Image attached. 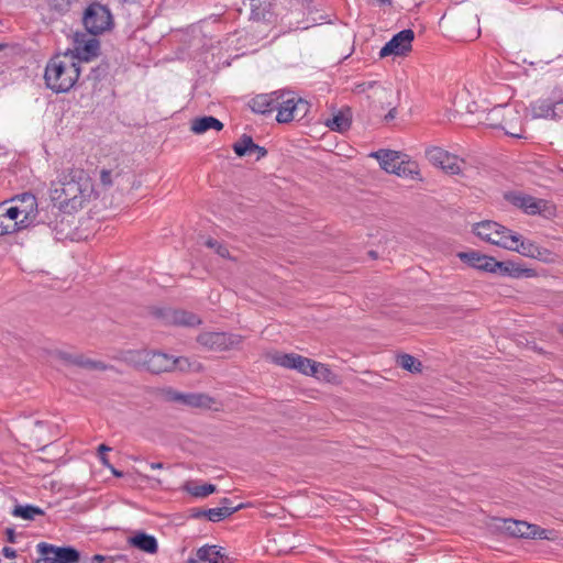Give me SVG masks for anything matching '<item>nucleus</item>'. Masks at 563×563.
<instances>
[{
	"label": "nucleus",
	"mask_w": 563,
	"mask_h": 563,
	"mask_svg": "<svg viewBox=\"0 0 563 563\" xmlns=\"http://www.w3.org/2000/svg\"><path fill=\"white\" fill-rule=\"evenodd\" d=\"M95 194L89 174L79 167L63 169L52 183L51 197L55 205L65 212H75Z\"/></svg>",
	"instance_id": "f257e3e1"
},
{
	"label": "nucleus",
	"mask_w": 563,
	"mask_h": 563,
	"mask_svg": "<svg viewBox=\"0 0 563 563\" xmlns=\"http://www.w3.org/2000/svg\"><path fill=\"white\" fill-rule=\"evenodd\" d=\"M80 71V66L70 53L58 54L45 67V84L56 93L68 92L78 81Z\"/></svg>",
	"instance_id": "f03ea898"
},
{
	"label": "nucleus",
	"mask_w": 563,
	"mask_h": 563,
	"mask_svg": "<svg viewBox=\"0 0 563 563\" xmlns=\"http://www.w3.org/2000/svg\"><path fill=\"white\" fill-rule=\"evenodd\" d=\"M82 24L90 35H100L112 30L114 21L110 9L95 1L85 9Z\"/></svg>",
	"instance_id": "7ed1b4c3"
},
{
	"label": "nucleus",
	"mask_w": 563,
	"mask_h": 563,
	"mask_svg": "<svg viewBox=\"0 0 563 563\" xmlns=\"http://www.w3.org/2000/svg\"><path fill=\"white\" fill-rule=\"evenodd\" d=\"M473 233L487 243L506 250L507 247H512L510 243H512L514 239H510V236H512L514 232L495 221L485 220L476 223L473 227Z\"/></svg>",
	"instance_id": "20e7f679"
},
{
	"label": "nucleus",
	"mask_w": 563,
	"mask_h": 563,
	"mask_svg": "<svg viewBox=\"0 0 563 563\" xmlns=\"http://www.w3.org/2000/svg\"><path fill=\"white\" fill-rule=\"evenodd\" d=\"M505 199L530 216L551 217L554 214V206L544 199H538L521 192H508L505 195Z\"/></svg>",
	"instance_id": "39448f33"
},
{
	"label": "nucleus",
	"mask_w": 563,
	"mask_h": 563,
	"mask_svg": "<svg viewBox=\"0 0 563 563\" xmlns=\"http://www.w3.org/2000/svg\"><path fill=\"white\" fill-rule=\"evenodd\" d=\"M96 36L88 32H76L73 37V49H67L65 53H70L79 66L82 62H90L100 53V41Z\"/></svg>",
	"instance_id": "423d86ee"
},
{
	"label": "nucleus",
	"mask_w": 563,
	"mask_h": 563,
	"mask_svg": "<svg viewBox=\"0 0 563 563\" xmlns=\"http://www.w3.org/2000/svg\"><path fill=\"white\" fill-rule=\"evenodd\" d=\"M37 552L43 555V563H80L81 554L74 547H56L46 542L36 545Z\"/></svg>",
	"instance_id": "0eeeda50"
},
{
	"label": "nucleus",
	"mask_w": 563,
	"mask_h": 563,
	"mask_svg": "<svg viewBox=\"0 0 563 563\" xmlns=\"http://www.w3.org/2000/svg\"><path fill=\"white\" fill-rule=\"evenodd\" d=\"M426 157L433 166L441 168L450 175L460 174L462 165L465 164L464 159L439 146L427 147Z\"/></svg>",
	"instance_id": "6e6552de"
},
{
	"label": "nucleus",
	"mask_w": 563,
	"mask_h": 563,
	"mask_svg": "<svg viewBox=\"0 0 563 563\" xmlns=\"http://www.w3.org/2000/svg\"><path fill=\"white\" fill-rule=\"evenodd\" d=\"M197 342L208 350L222 352L236 347L242 336L225 332H203L197 336Z\"/></svg>",
	"instance_id": "1a4fd4ad"
},
{
	"label": "nucleus",
	"mask_w": 563,
	"mask_h": 563,
	"mask_svg": "<svg viewBox=\"0 0 563 563\" xmlns=\"http://www.w3.org/2000/svg\"><path fill=\"white\" fill-rule=\"evenodd\" d=\"M272 361L276 365L288 369H296L303 375H311L316 366V361L296 353H276L272 356Z\"/></svg>",
	"instance_id": "9d476101"
},
{
	"label": "nucleus",
	"mask_w": 563,
	"mask_h": 563,
	"mask_svg": "<svg viewBox=\"0 0 563 563\" xmlns=\"http://www.w3.org/2000/svg\"><path fill=\"white\" fill-rule=\"evenodd\" d=\"M415 33L410 29L398 32L382 47L379 56L386 57L389 55H405L411 51V43Z\"/></svg>",
	"instance_id": "9b49d317"
},
{
	"label": "nucleus",
	"mask_w": 563,
	"mask_h": 563,
	"mask_svg": "<svg viewBox=\"0 0 563 563\" xmlns=\"http://www.w3.org/2000/svg\"><path fill=\"white\" fill-rule=\"evenodd\" d=\"M505 530L516 538L548 539L545 529L526 521L507 519L505 520Z\"/></svg>",
	"instance_id": "f8f14e48"
},
{
	"label": "nucleus",
	"mask_w": 563,
	"mask_h": 563,
	"mask_svg": "<svg viewBox=\"0 0 563 563\" xmlns=\"http://www.w3.org/2000/svg\"><path fill=\"white\" fill-rule=\"evenodd\" d=\"M510 239H514V241L510 243L512 247H507L509 251H515L526 257L541 261H545L550 255V251L548 249L541 247L530 240H523L520 234L514 232Z\"/></svg>",
	"instance_id": "ddd939ff"
},
{
	"label": "nucleus",
	"mask_w": 563,
	"mask_h": 563,
	"mask_svg": "<svg viewBox=\"0 0 563 563\" xmlns=\"http://www.w3.org/2000/svg\"><path fill=\"white\" fill-rule=\"evenodd\" d=\"M183 361L186 360L183 357L174 358L166 353L150 351L145 369L154 374L169 372L177 365H180Z\"/></svg>",
	"instance_id": "4468645a"
},
{
	"label": "nucleus",
	"mask_w": 563,
	"mask_h": 563,
	"mask_svg": "<svg viewBox=\"0 0 563 563\" xmlns=\"http://www.w3.org/2000/svg\"><path fill=\"white\" fill-rule=\"evenodd\" d=\"M498 129L505 131V133L511 137L523 139V126L522 118L520 112L515 108L507 106L504 119H501Z\"/></svg>",
	"instance_id": "2eb2a0df"
},
{
	"label": "nucleus",
	"mask_w": 563,
	"mask_h": 563,
	"mask_svg": "<svg viewBox=\"0 0 563 563\" xmlns=\"http://www.w3.org/2000/svg\"><path fill=\"white\" fill-rule=\"evenodd\" d=\"M490 273H496L500 276H509L514 278L520 277H534L536 271L532 268H526L512 261H496L494 260Z\"/></svg>",
	"instance_id": "dca6fc26"
},
{
	"label": "nucleus",
	"mask_w": 563,
	"mask_h": 563,
	"mask_svg": "<svg viewBox=\"0 0 563 563\" xmlns=\"http://www.w3.org/2000/svg\"><path fill=\"white\" fill-rule=\"evenodd\" d=\"M233 151L240 157L252 156L255 154L256 161H260L267 155V150L255 144L252 136L247 134H242L239 141L233 144Z\"/></svg>",
	"instance_id": "f3484780"
},
{
	"label": "nucleus",
	"mask_w": 563,
	"mask_h": 563,
	"mask_svg": "<svg viewBox=\"0 0 563 563\" xmlns=\"http://www.w3.org/2000/svg\"><path fill=\"white\" fill-rule=\"evenodd\" d=\"M278 96L279 91L257 95L250 101V108L255 113L271 114L276 111L277 104H279Z\"/></svg>",
	"instance_id": "a211bd4d"
},
{
	"label": "nucleus",
	"mask_w": 563,
	"mask_h": 563,
	"mask_svg": "<svg viewBox=\"0 0 563 563\" xmlns=\"http://www.w3.org/2000/svg\"><path fill=\"white\" fill-rule=\"evenodd\" d=\"M278 103L276 111V120L278 123H288L295 120V112L292 106L295 104L296 95L290 91H279Z\"/></svg>",
	"instance_id": "6ab92c4d"
},
{
	"label": "nucleus",
	"mask_w": 563,
	"mask_h": 563,
	"mask_svg": "<svg viewBox=\"0 0 563 563\" xmlns=\"http://www.w3.org/2000/svg\"><path fill=\"white\" fill-rule=\"evenodd\" d=\"M371 156L375 157L379 162V165L384 170L391 174L396 172L397 165L404 164V158L407 157L406 154L391 150H379L377 152H373Z\"/></svg>",
	"instance_id": "aec40b11"
},
{
	"label": "nucleus",
	"mask_w": 563,
	"mask_h": 563,
	"mask_svg": "<svg viewBox=\"0 0 563 563\" xmlns=\"http://www.w3.org/2000/svg\"><path fill=\"white\" fill-rule=\"evenodd\" d=\"M457 257L468 266L488 273L493 269L492 266L495 260L493 256L484 255L476 251L460 252Z\"/></svg>",
	"instance_id": "412c9836"
},
{
	"label": "nucleus",
	"mask_w": 563,
	"mask_h": 563,
	"mask_svg": "<svg viewBox=\"0 0 563 563\" xmlns=\"http://www.w3.org/2000/svg\"><path fill=\"white\" fill-rule=\"evenodd\" d=\"M2 203L4 205L2 213H4L9 221L18 222L19 231L32 225V211L22 209V206H8V202Z\"/></svg>",
	"instance_id": "4be33fe9"
},
{
	"label": "nucleus",
	"mask_w": 563,
	"mask_h": 563,
	"mask_svg": "<svg viewBox=\"0 0 563 563\" xmlns=\"http://www.w3.org/2000/svg\"><path fill=\"white\" fill-rule=\"evenodd\" d=\"M157 317L166 318L169 322L178 325L194 327L200 324L201 320L192 312L185 310H157L155 312Z\"/></svg>",
	"instance_id": "5701e85b"
},
{
	"label": "nucleus",
	"mask_w": 563,
	"mask_h": 563,
	"mask_svg": "<svg viewBox=\"0 0 563 563\" xmlns=\"http://www.w3.org/2000/svg\"><path fill=\"white\" fill-rule=\"evenodd\" d=\"M130 547L135 548L148 554H155L158 551V543L154 536L144 531H136L128 539Z\"/></svg>",
	"instance_id": "b1692460"
},
{
	"label": "nucleus",
	"mask_w": 563,
	"mask_h": 563,
	"mask_svg": "<svg viewBox=\"0 0 563 563\" xmlns=\"http://www.w3.org/2000/svg\"><path fill=\"white\" fill-rule=\"evenodd\" d=\"M222 548L218 545H203L196 552L197 559L201 562L208 563H227L230 559L222 551Z\"/></svg>",
	"instance_id": "393cba45"
},
{
	"label": "nucleus",
	"mask_w": 563,
	"mask_h": 563,
	"mask_svg": "<svg viewBox=\"0 0 563 563\" xmlns=\"http://www.w3.org/2000/svg\"><path fill=\"white\" fill-rule=\"evenodd\" d=\"M352 123V111L349 107L342 108L331 119L325 121V125L335 132L343 133L347 131Z\"/></svg>",
	"instance_id": "a878e982"
},
{
	"label": "nucleus",
	"mask_w": 563,
	"mask_h": 563,
	"mask_svg": "<svg viewBox=\"0 0 563 563\" xmlns=\"http://www.w3.org/2000/svg\"><path fill=\"white\" fill-rule=\"evenodd\" d=\"M211 129L221 131L223 129V123L219 119L211 115L198 117L191 120L190 130L195 134H203Z\"/></svg>",
	"instance_id": "bb28decb"
},
{
	"label": "nucleus",
	"mask_w": 563,
	"mask_h": 563,
	"mask_svg": "<svg viewBox=\"0 0 563 563\" xmlns=\"http://www.w3.org/2000/svg\"><path fill=\"white\" fill-rule=\"evenodd\" d=\"M552 96L547 99H538L530 104V110L533 119H551L553 109Z\"/></svg>",
	"instance_id": "cd10ccee"
},
{
	"label": "nucleus",
	"mask_w": 563,
	"mask_h": 563,
	"mask_svg": "<svg viewBox=\"0 0 563 563\" xmlns=\"http://www.w3.org/2000/svg\"><path fill=\"white\" fill-rule=\"evenodd\" d=\"M12 201L16 202V206H22V209L32 211V225L42 222L41 219H37L40 212L37 210L36 197L33 194L24 192L21 196H16L14 199H12Z\"/></svg>",
	"instance_id": "c85d7f7f"
},
{
	"label": "nucleus",
	"mask_w": 563,
	"mask_h": 563,
	"mask_svg": "<svg viewBox=\"0 0 563 563\" xmlns=\"http://www.w3.org/2000/svg\"><path fill=\"white\" fill-rule=\"evenodd\" d=\"M150 351L147 350H128L122 352V361L134 367L145 368Z\"/></svg>",
	"instance_id": "c756f323"
},
{
	"label": "nucleus",
	"mask_w": 563,
	"mask_h": 563,
	"mask_svg": "<svg viewBox=\"0 0 563 563\" xmlns=\"http://www.w3.org/2000/svg\"><path fill=\"white\" fill-rule=\"evenodd\" d=\"M214 404V398L207 394L188 393L187 407L210 409Z\"/></svg>",
	"instance_id": "7c9ffc66"
},
{
	"label": "nucleus",
	"mask_w": 563,
	"mask_h": 563,
	"mask_svg": "<svg viewBox=\"0 0 563 563\" xmlns=\"http://www.w3.org/2000/svg\"><path fill=\"white\" fill-rule=\"evenodd\" d=\"M74 365L90 371H107L108 368H110V366L107 365L106 363L101 361L91 360L85 356L84 354H76Z\"/></svg>",
	"instance_id": "2f4dec72"
},
{
	"label": "nucleus",
	"mask_w": 563,
	"mask_h": 563,
	"mask_svg": "<svg viewBox=\"0 0 563 563\" xmlns=\"http://www.w3.org/2000/svg\"><path fill=\"white\" fill-rule=\"evenodd\" d=\"M184 489L194 497H207L217 490L213 484L198 485L195 482H187Z\"/></svg>",
	"instance_id": "473e14b6"
},
{
	"label": "nucleus",
	"mask_w": 563,
	"mask_h": 563,
	"mask_svg": "<svg viewBox=\"0 0 563 563\" xmlns=\"http://www.w3.org/2000/svg\"><path fill=\"white\" fill-rule=\"evenodd\" d=\"M11 514L14 517H19L24 520H33L35 516L44 515V511L40 507L33 505H16Z\"/></svg>",
	"instance_id": "72a5a7b5"
},
{
	"label": "nucleus",
	"mask_w": 563,
	"mask_h": 563,
	"mask_svg": "<svg viewBox=\"0 0 563 563\" xmlns=\"http://www.w3.org/2000/svg\"><path fill=\"white\" fill-rule=\"evenodd\" d=\"M396 364L410 373H420L422 369L421 362L407 353L398 355Z\"/></svg>",
	"instance_id": "f704fd0d"
},
{
	"label": "nucleus",
	"mask_w": 563,
	"mask_h": 563,
	"mask_svg": "<svg viewBox=\"0 0 563 563\" xmlns=\"http://www.w3.org/2000/svg\"><path fill=\"white\" fill-rule=\"evenodd\" d=\"M507 104H497L487 112L485 124L493 129H498L504 119Z\"/></svg>",
	"instance_id": "c9c22d12"
},
{
	"label": "nucleus",
	"mask_w": 563,
	"mask_h": 563,
	"mask_svg": "<svg viewBox=\"0 0 563 563\" xmlns=\"http://www.w3.org/2000/svg\"><path fill=\"white\" fill-rule=\"evenodd\" d=\"M393 174H396L397 176L400 177L415 178L416 176L419 175L418 164L409 159L407 156L406 158H404V164L397 165L396 172H394Z\"/></svg>",
	"instance_id": "e433bc0d"
},
{
	"label": "nucleus",
	"mask_w": 563,
	"mask_h": 563,
	"mask_svg": "<svg viewBox=\"0 0 563 563\" xmlns=\"http://www.w3.org/2000/svg\"><path fill=\"white\" fill-rule=\"evenodd\" d=\"M228 509L229 508H220V507L210 508V509H206V511H203L202 514L206 518H208V520H210L212 522H219V521H222L225 518L230 517L231 515H233L236 511V508H230V511Z\"/></svg>",
	"instance_id": "4c0bfd02"
},
{
	"label": "nucleus",
	"mask_w": 563,
	"mask_h": 563,
	"mask_svg": "<svg viewBox=\"0 0 563 563\" xmlns=\"http://www.w3.org/2000/svg\"><path fill=\"white\" fill-rule=\"evenodd\" d=\"M4 205L0 203V235H7L19 231L18 222L9 221L2 211Z\"/></svg>",
	"instance_id": "58836bf2"
},
{
	"label": "nucleus",
	"mask_w": 563,
	"mask_h": 563,
	"mask_svg": "<svg viewBox=\"0 0 563 563\" xmlns=\"http://www.w3.org/2000/svg\"><path fill=\"white\" fill-rule=\"evenodd\" d=\"M110 70V64L106 60H102L98 66L91 68L88 78L93 80L95 82L101 81L107 77Z\"/></svg>",
	"instance_id": "ea45409f"
},
{
	"label": "nucleus",
	"mask_w": 563,
	"mask_h": 563,
	"mask_svg": "<svg viewBox=\"0 0 563 563\" xmlns=\"http://www.w3.org/2000/svg\"><path fill=\"white\" fill-rule=\"evenodd\" d=\"M553 109L552 120H560L563 118V95L559 89L552 91Z\"/></svg>",
	"instance_id": "a19ab883"
},
{
	"label": "nucleus",
	"mask_w": 563,
	"mask_h": 563,
	"mask_svg": "<svg viewBox=\"0 0 563 563\" xmlns=\"http://www.w3.org/2000/svg\"><path fill=\"white\" fill-rule=\"evenodd\" d=\"M314 365L311 376L325 382H331L334 378V373L325 364L316 362Z\"/></svg>",
	"instance_id": "79ce46f5"
},
{
	"label": "nucleus",
	"mask_w": 563,
	"mask_h": 563,
	"mask_svg": "<svg viewBox=\"0 0 563 563\" xmlns=\"http://www.w3.org/2000/svg\"><path fill=\"white\" fill-rule=\"evenodd\" d=\"M310 103L296 96L295 104L292 106V111L295 112V120H302L307 113L309 112Z\"/></svg>",
	"instance_id": "37998d69"
},
{
	"label": "nucleus",
	"mask_w": 563,
	"mask_h": 563,
	"mask_svg": "<svg viewBox=\"0 0 563 563\" xmlns=\"http://www.w3.org/2000/svg\"><path fill=\"white\" fill-rule=\"evenodd\" d=\"M206 246H208L209 249H212L214 250V252L223 257V258H229L230 257V252L227 247V245H224L223 243L219 242L218 240H214V239H208L206 241Z\"/></svg>",
	"instance_id": "c03bdc74"
},
{
	"label": "nucleus",
	"mask_w": 563,
	"mask_h": 563,
	"mask_svg": "<svg viewBox=\"0 0 563 563\" xmlns=\"http://www.w3.org/2000/svg\"><path fill=\"white\" fill-rule=\"evenodd\" d=\"M49 8L59 14H65L70 10L73 0H47Z\"/></svg>",
	"instance_id": "a18cd8bd"
},
{
	"label": "nucleus",
	"mask_w": 563,
	"mask_h": 563,
	"mask_svg": "<svg viewBox=\"0 0 563 563\" xmlns=\"http://www.w3.org/2000/svg\"><path fill=\"white\" fill-rule=\"evenodd\" d=\"M100 183L104 188H109L113 185V173L110 169H101Z\"/></svg>",
	"instance_id": "49530a36"
},
{
	"label": "nucleus",
	"mask_w": 563,
	"mask_h": 563,
	"mask_svg": "<svg viewBox=\"0 0 563 563\" xmlns=\"http://www.w3.org/2000/svg\"><path fill=\"white\" fill-rule=\"evenodd\" d=\"M112 449L106 444H100L98 448V456L101 462V464L106 467H111V464L106 455L107 452L111 451Z\"/></svg>",
	"instance_id": "de8ad7c7"
},
{
	"label": "nucleus",
	"mask_w": 563,
	"mask_h": 563,
	"mask_svg": "<svg viewBox=\"0 0 563 563\" xmlns=\"http://www.w3.org/2000/svg\"><path fill=\"white\" fill-rule=\"evenodd\" d=\"M187 399H188V394L180 393V391L176 390L172 402H177V404L187 406Z\"/></svg>",
	"instance_id": "09e8293b"
},
{
	"label": "nucleus",
	"mask_w": 563,
	"mask_h": 563,
	"mask_svg": "<svg viewBox=\"0 0 563 563\" xmlns=\"http://www.w3.org/2000/svg\"><path fill=\"white\" fill-rule=\"evenodd\" d=\"M175 391H176V390H175L174 388H172V387H166V388L161 389L159 394H161V396H162L165 400H167V401H170V402H172V400H173V398H174V395H175Z\"/></svg>",
	"instance_id": "8fccbe9b"
},
{
	"label": "nucleus",
	"mask_w": 563,
	"mask_h": 563,
	"mask_svg": "<svg viewBox=\"0 0 563 563\" xmlns=\"http://www.w3.org/2000/svg\"><path fill=\"white\" fill-rule=\"evenodd\" d=\"M57 356L64 361L66 364L74 365V360L76 354L67 353V352H58Z\"/></svg>",
	"instance_id": "3c124183"
},
{
	"label": "nucleus",
	"mask_w": 563,
	"mask_h": 563,
	"mask_svg": "<svg viewBox=\"0 0 563 563\" xmlns=\"http://www.w3.org/2000/svg\"><path fill=\"white\" fill-rule=\"evenodd\" d=\"M220 508H236V511L240 510L243 505H238V506H233V503L231 499L229 498H222L221 501H220ZM230 511V509H228Z\"/></svg>",
	"instance_id": "603ef678"
},
{
	"label": "nucleus",
	"mask_w": 563,
	"mask_h": 563,
	"mask_svg": "<svg viewBox=\"0 0 563 563\" xmlns=\"http://www.w3.org/2000/svg\"><path fill=\"white\" fill-rule=\"evenodd\" d=\"M2 553L5 558L8 559H14L16 558V551L13 549V548H10V547H4L2 549Z\"/></svg>",
	"instance_id": "864d4df0"
},
{
	"label": "nucleus",
	"mask_w": 563,
	"mask_h": 563,
	"mask_svg": "<svg viewBox=\"0 0 563 563\" xmlns=\"http://www.w3.org/2000/svg\"><path fill=\"white\" fill-rule=\"evenodd\" d=\"M5 534H7V541L10 542V543H14L15 542V533H14V529L12 528H7L5 529Z\"/></svg>",
	"instance_id": "5fc2aeb1"
},
{
	"label": "nucleus",
	"mask_w": 563,
	"mask_h": 563,
	"mask_svg": "<svg viewBox=\"0 0 563 563\" xmlns=\"http://www.w3.org/2000/svg\"><path fill=\"white\" fill-rule=\"evenodd\" d=\"M395 115H396V108L394 107V108H391V109L388 111V113L385 115V121H387V122H388V121L393 120V119L395 118Z\"/></svg>",
	"instance_id": "6e6d98bb"
},
{
	"label": "nucleus",
	"mask_w": 563,
	"mask_h": 563,
	"mask_svg": "<svg viewBox=\"0 0 563 563\" xmlns=\"http://www.w3.org/2000/svg\"><path fill=\"white\" fill-rule=\"evenodd\" d=\"M104 556L101 555V554H95L92 558H91V561L92 563H102L104 561Z\"/></svg>",
	"instance_id": "4d7b16f0"
},
{
	"label": "nucleus",
	"mask_w": 563,
	"mask_h": 563,
	"mask_svg": "<svg viewBox=\"0 0 563 563\" xmlns=\"http://www.w3.org/2000/svg\"><path fill=\"white\" fill-rule=\"evenodd\" d=\"M203 511H206V509H194V510H192V515H191V516H192L194 518H201V517H205V516H203V514H202Z\"/></svg>",
	"instance_id": "13d9d810"
},
{
	"label": "nucleus",
	"mask_w": 563,
	"mask_h": 563,
	"mask_svg": "<svg viewBox=\"0 0 563 563\" xmlns=\"http://www.w3.org/2000/svg\"><path fill=\"white\" fill-rule=\"evenodd\" d=\"M150 467L152 470H162L164 467V464L161 462H152L150 463Z\"/></svg>",
	"instance_id": "bf43d9fd"
},
{
	"label": "nucleus",
	"mask_w": 563,
	"mask_h": 563,
	"mask_svg": "<svg viewBox=\"0 0 563 563\" xmlns=\"http://www.w3.org/2000/svg\"><path fill=\"white\" fill-rule=\"evenodd\" d=\"M108 468L111 471V473H112L114 476H117V477H122V476H123V473H122V472H120V471H118L117 468H114L112 465H111V467H108Z\"/></svg>",
	"instance_id": "052dcab7"
},
{
	"label": "nucleus",
	"mask_w": 563,
	"mask_h": 563,
	"mask_svg": "<svg viewBox=\"0 0 563 563\" xmlns=\"http://www.w3.org/2000/svg\"><path fill=\"white\" fill-rule=\"evenodd\" d=\"M122 4H135L140 2V0H119Z\"/></svg>",
	"instance_id": "680f3d73"
},
{
	"label": "nucleus",
	"mask_w": 563,
	"mask_h": 563,
	"mask_svg": "<svg viewBox=\"0 0 563 563\" xmlns=\"http://www.w3.org/2000/svg\"><path fill=\"white\" fill-rule=\"evenodd\" d=\"M377 1H378L379 3H382V4H386V3H388V4H389V3H390V0H377Z\"/></svg>",
	"instance_id": "e2e57ef3"
},
{
	"label": "nucleus",
	"mask_w": 563,
	"mask_h": 563,
	"mask_svg": "<svg viewBox=\"0 0 563 563\" xmlns=\"http://www.w3.org/2000/svg\"><path fill=\"white\" fill-rule=\"evenodd\" d=\"M368 254H369L372 257H376V253H375L374 251H371Z\"/></svg>",
	"instance_id": "0e129e2a"
},
{
	"label": "nucleus",
	"mask_w": 563,
	"mask_h": 563,
	"mask_svg": "<svg viewBox=\"0 0 563 563\" xmlns=\"http://www.w3.org/2000/svg\"><path fill=\"white\" fill-rule=\"evenodd\" d=\"M187 562H188V563H196V560H194V559H189Z\"/></svg>",
	"instance_id": "69168bd1"
},
{
	"label": "nucleus",
	"mask_w": 563,
	"mask_h": 563,
	"mask_svg": "<svg viewBox=\"0 0 563 563\" xmlns=\"http://www.w3.org/2000/svg\"><path fill=\"white\" fill-rule=\"evenodd\" d=\"M35 424H36V426H41V424H42V421H35Z\"/></svg>",
	"instance_id": "338daca9"
},
{
	"label": "nucleus",
	"mask_w": 563,
	"mask_h": 563,
	"mask_svg": "<svg viewBox=\"0 0 563 563\" xmlns=\"http://www.w3.org/2000/svg\"><path fill=\"white\" fill-rule=\"evenodd\" d=\"M561 332L563 333V325L561 327Z\"/></svg>",
	"instance_id": "774afa93"
}]
</instances>
